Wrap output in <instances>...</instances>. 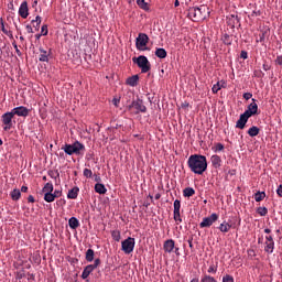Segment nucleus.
Here are the masks:
<instances>
[{
  "instance_id": "64",
  "label": "nucleus",
  "mask_w": 282,
  "mask_h": 282,
  "mask_svg": "<svg viewBox=\"0 0 282 282\" xmlns=\"http://www.w3.org/2000/svg\"><path fill=\"white\" fill-rule=\"evenodd\" d=\"M191 282H199L198 278H194Z\"/></svg>"
},
{
  "instance_id": "24",
  "label": "nucleus",
  "mask_w": 282,
  "mask_h": 282,
  "mask_svg": "<svg viewBox=\"0 0 282 282\" xmlns=\"http://www.w3.org/2000/svg\"><path fill=\"white\" fill-rule=\"evenodd\" d=\"M10 197L13 202H19L21 199V189L19 188H14L11 193H10Z\"/></svg>"
},
{
  "instance_id": "51",
  "label": "nucleus",
  "mask_w": 282,
  "mask_h": 282,
  "mask_svg": "<svg viewBox=\"0 0 282 282\" xmlns=\"http://www.w3.org/2000/svg\"><path fill=\"white\" fill-rule=\"evenodd\" d=\"M276 195H279L280 197H282V185H279L278 189H276Z\"/></svg>"
},
{
  "instance_id": "34",
  "label": "nucleus",
  "mask_w": 282,
  "mask_h": 282,
  "mask_svg": "<svg viewBox=\"0 0 282 282\" xmlns=\"http://www.w3.org/2000/svg\"><path fill=\"white\" fill-rule=\"evenodd\" d=\"M111 237H112L113 241H120V239H122L120 230H112Z\"/></svg>"
},
{
  "instance_id": "32",
  "label": "nucleus",
  "mask_w": 282,
  "mask_h": 282,
  "mask_svg": "<svg viewBox=\"0 0 282 282\" xmlns=\"http://www.w3.org/2000/svg\"><path fill=\"white\" fill-rule=\"evenodd\" d=\"M137 6L141 8V10L149 11V3L145 0H137Z\"/></svg>"
},
{
  "instance_id": "39",
  "label": "nucleus",
  "mask_w": 282,
  "mask_h": 282,
  "mask_svg": "<svg viewBox=\"0 0 282 282\" xmlns=\"http://www.w3.org/2000/svg\"><path fill=\"white\" fill-rule=\"evenodd\" d=\"M225 147L223 143H216L215 147L213 148V151L215 153H219V151H224Z\"/></svg>"
},
{
  "instance_id": "38",
  "label": "nucleus",
  "mask_w": 282,
  "mask_h": 282,
  "mask_svg": "<svg viewBox=\"0 0 282 282\" xmlns=\"http://www.w3.org/2000/svg\"><path fill=\"white\" fill-rule=\"evenodd\" d=\"M223 42H224L225 45H232V39L228 34H225L223 36Z\"/></svg>"
},
{
  "instance_id": "12",
  "label": "nucleus",
  "mask_w": 282,
  "mask_h": 282,
  "mask_svg": "<svg viewBox=\"0 0 282 282\" xmlns=\"http://www.w3.org/2000/svg\"><path fill=\"white\" fill-rule=\"evenodd\" d=\"M259 111V105H257V99H252V102L248 106L247 110L243 112L249 118H252V116H257Z\"/></svg>"
},
{
  "instance_id": "45",
  "label": "nucleus",
  "mask_w": 282,
  "mask_h": 282,
  "mask_svg": "<svg viewBox=\"0 0 282 282\" xmlns=\"http://www.w3.org/2000/svg\"><path fill=\"white\" fill-rule=\"evenodd\" d=\"M90 265L93 267V269L96 270V268H98V265H100V258L95 259L94 264H90Z\"/></svg>"
},
{
  "instance_id": "35",
  "label": "nucleus",
  "mask_w": 282,
  "mask_h": 282,
  "mask_svg": "<svg viewBox=\"0 0 282 282\" xmlns=\"http://www.w3.org/2000/svg\"><path fill=\"white\" fill-rule=\"evenodd\" d=\"M41 15H36L35 20H32V23H35L33 28L36 30V32H39L41 28Z\"/></svg>"
},
{
  "instance_id": "49",
  "label": "nucleus",
  "mask_w": 282,
  "mask_h": 282,
  "mask_svg": "<svg viewBox=\"0 0 282 282\" xmlns=\"http://www.w3.org/2000/svg\"><path fill=\"white\" fill-rule=\"evenodd\" d=\"M275 65L282 66V55H279L275 59Z\"/></svg>"
},
{
  "instance_id": "21",
  "label": "nucleus",
  "mask_w": 282,
  "mask_h": 282,
  "mask_svg": "<svg viewBox=\"0 0 282 282\" xmlns=\"http://www.w3.org/2000/svg\"><path fill=\"white\" fill-rule=\"evenodd\" d=\"M68 226L72 228V230H76L80 226V221H78V218L76 217H70L68 219Z\"/></svg>"
},
{
  "instance_id": "30",
  "label": "nucleus",
  "mask_w": 282,
  "mask_h": 282,
  "mask_svg": "<svg viewBox=\"0 0 282 282\" xmlns=\"http://www.w3.org/2000/svg\"><path fill=\"white\" fill-rule=\"evenodd\" d=\"M224 85H226V82H218L217 84H215L212 88L213 94H217L221 87H225Z\"/></svg>"
},
{
  "instance_id": "50",
  "label": "nucleus",
  "mask_w": 282,
  "mask_h": 282,
  "mask_svg": "<svg viewBox=\"0 0 282 282\" xmlns=\"http://www.w3.org/2000/svg\"><path fill=\"white\" fill-rule=\"evenodd\" d=\"M25 28L29 34H34V30L32 29V25L28 24Z\"/></svg>"
},
{
  "instance_id": "25",
  "label": "nucleus",
  "mask_w": 282,
  "mask_h": 282,
  "mask_svg": "<svg viewBox=\"0 0 282 282\" xmlns=\"http://www.w3.org/2000/svg\"><path fill=\"white\" fill-rule=\"evenodd\" d=\"M230 228H232V225H230L228 221H224L219 225L218 230H220V232H229Z\"/></svg>"
},
{
  "instance_id": "23",
  "label": "nucleus",
  "mask_w": 282,
  "mask_h": 282,
  "mask_svg": "<svg viewBox=\"0 0 282 282\" xmlns=\"http://www.w3.org/2000/svg\"><path fill=\"white\" fill-rule=\"evenodd\" d=\"M95 193H98L99 195H105L107 193V187H105V184L97 183L95 184Z\"/></svg>"
},
{
  "instance_id": "16",
  "label": "nucleus",
  "mask_w": 282,
  "mask_h": 282,
  "mask_svg": "<svg viewBox=\"0 0 282 282\" xmlns=\"http://www.w3.org/2000/svg\"><path fill=\"white\" fill-rule=\"evenodd\" d=\"M52 54V51H45L43 47H40V57L39 61L41 63H50V56Z\"/></svg>"
},
{
  "instance_id": "58",
  "label": "nucleus",
  "mask_w": 282,
  "mask_h": 282,
  "mask_svg": "<svg viewBox=\"0 0 282 282\" xmlns=\"http://www.w3.org/2000/svg\"><path fill=\"white\" fill-rule=\"evenodd\" d=\"M264 39H265V33H262L261 35H260V43H263V41H264Z\"/></svg>"
},
{
  "instance_id": "60",
  "label": "nucleus",
  "mask_w": 282,
  "mask_h": 282,
  "mask_svg": "<svg viewBox=\"0 0 282 282\" xmlns=\"http://www.w3.org/2000/svg\"><path fill=\"white\" fill-rule=\"evenodd\" d=\"M188 107V102H183L182 104V109H186Z\"/></svg>"
},
{
  "instance_id": "43",
  "label": "nucleus",
  "mask_w": 282,
  "mask_h": 282,
  "mask_svg": "<svg viewBox=\"0 0 282 282\" xmlns=\"http://www.w3.org/2000/svg\"><path fill=\"white\" fill-rule=\"evenodd\" d=\"M61 195H63V192L55 189L54 193H52L53 202H54V199L61 197Z\"/></svg>"
},
{
  "instance_id": "7",
  "label": "nucleus",
  "mask_w": 282,
  "mask_h": 282,
  "mask_svg": "<svg viewBox=\"0 0 282 282\" xmlns=\"http://www.w3.org/2000/svg\"><path fill=\"white\" fill-rule=\"evenodd\" d=\"M135 248V238L128 237L121 242V250L124 254H131Z\"/></svg>"
},
{
  "instance_id": "36",
  "label": "nucleus",
  "mask_w": 282,
  "mask_h": 282,
  "mask_svg": "<svg viewBox=\"0 0 282 282\" xmlns=\"http://www.w3.org/2000/svg\"><path fill=\"white\" fill-rule=\"evenodd\" d=\"M200 282H217V280L209 274H204L200 279Z\"/></svg>"
},
{
  "instance_id": "3",
  "label": "nucleus",
  "mask_w": 282,
  "mask_h": 282,
  "mask_svg": "<svg viewBox=\"0 0 282 282\" xmlns=\"http://www.w3.org/2000/svg\"><path fill=\"white\" fill-rule=\"evenodd\" d=\"M206 10H207L206 6L192 7L188 9L187 17L192 21H202V19H204V12H206Z\"/></svg>"
},
{
  "instance_id": "42",
  "label": "nucleus",
  "mask_w": 282,
  "mask_h": 282,
  "mask_svg": "<svg viewBox=\"0 0 282 282\" xmlns=\"http://www.w3.org/2000/svg\"><path fill=\"white\" fill-rule=\"evenodd\" d=\"M47 33H48V31H47V24H43V25H42V29H41V35H42V36H47Z\"/></svg>"
},
{
  "instance_id": "17",
  "label": "nucleus",
  "mask_w": 282,
  "mask_h": 282,
  "mask_svg": "<svg viewBox=\"0 0 282 282\" xmlns=\"http://www.w3.org/2000/svg\"><path fill=\"white\" fill-rule=\"evenodd\" d=\"M163 250L165 252H169V254H171V252H173V250H175V240L173 239H169L163 243Z\"/></svg>"
},
{
  "instance_id": "11",
  "label": "nucleus",
  "mask_w": 282,
  "mask_h": 282,
  "mask_svg": "<svg viewBox=\"0 0 282 282\" xmlns=\"http://www.w3.org/2000/svg\"><path fill=\"white\" fill-rule=\"evenodd\" d=\"M182 208V202L180 199L174 200V221L176 224H182V214L180 213Z\"/></svg>"
},
{
  "instance_id": "61",
  "label": "nucleus",
  "mask_w": 282,
  "mask_h": 282,
  "mask_svg": "<svg viewBox=\"0 0 282 282\" xmlns=\"http://www.w3.org/2000/svg\"><path fill=\"white\" fill-rule=\"evenodd\" d=\"M178 6H180V0H175L174 7H175V8H178Z\"/></svg>"
},
{
  "instance_id": "31",
  "label": "nucleus",
  "mask_w": 282,
  "mask_h": 282,
  "mask_svg": "<svg viewBox=\"0 0 282 282\" xmlns=\"http://www.w3.org/2000/svg\"><path fill=\"white\" fill-rule=\"evenodd\" d=\"M94 256H95L94 249H88L86 251V261H88V263H91V261H94Z\"/></svg>"
},
{
  "instance_id": "27",
  "label": "nucleus",
  "mask_w": 282,
  "mask_h": 282,
  "mask_svg": "<svg viewBox=\"0 0 282 282\" xmlns=\"http://www.w3.org/2000/svg\"><path fill=\"white\" fill-rule=\"evenodd\" d=\"M155 56L158 58H166V56H167L166 50H164V48H156Z\"/></svg>"
},
{
  "instance_id": "19",
  "label": "nucleus",
  "mask_w": 282,
  "mask_h": 282,
  "mask_svg": "<svg viewBox=\"0 0 282 282\" xmlns=\"http://www.w3.org/2000/svg\"><path fill=\"white\" fill-rule=\"evenodd\" d=\"M78 193H80V188L75 186L68 191L67 198L68 199H77Z\"/></svg>"
},
{
  "instance_id": "18",
  "label": "nucleus",
  "mask_w": 282,
  "mask_h": 282,
  "mask_svg": "<svg viewBox=\"0 0 282 282\" xmlns=\"http://www.w3.org/2000/svg\"><path fill=\"white\" fill-rule=\"evenodd\" d=\"M210 162H212V166H214V169H220L221 167V156L214 154L210 158Z\"/></svg>"
},
{
  "instance_id": "47",
  "label": "nucleus",
  "mask_w": 282,
  "mask_h": 282,
  "mask_svg": "<svg viewBox=\"0 0 282 282\" xmlns=\"http://www.w3.org/2000/svg\"><path fill=\"white\" fill-rule=\"evenodd\" d=\"M0 30L3 32V34H7V36L10 34V32L6 30V24H0Z\"/></svg>"
},
{
  "instance_id": "22",
  "label": "nucleus",
  "mask_w": 282,
  "mask_h": 282,
  "mask_svg": "<svg viewBox=\"0 0 282 282\" xmlns=\"http://www.w3.org/2000/svg\"><path fill=\"white\" fill-rule=\"evenodd\" d=\"M94 270L95 269L91 264L86 265L83 273H82V279H84V280L88 279L89 274H91Z\"/></svg>"
},
{
  "instance_id": "9",
  "label": "nucleus",
  "mask_w": 282,
  "mask_h": 282,
  "mask_svg": "<svg viewBox=\"0 0 282 282\" xmlns=\"http://www.w3.org/2000/svg\"><path fill=\"white\" fill-rule=\"evenodd\" d=\"M42 193H44V200H46L48 204L54 202V196L52 195V193H54V184L46 183L42 188Z\"/></svg>"
},
{
  "instance_id": "2",
  "label": "nucleus",
  "mask_w": 282,
  "mask_h": 282,
  "mask_svg": "<svg viewBox=\"0 0 282 282\" xmlns=\"http://www.w3.org/2000/svg\"><path fill=\"white\" fill-rule=\"evenodd\" d=\"M62 151L66 153V155H85V144L80 143V141H75L73 144H65L62 148Z\"/></svg>"
},
{
  "instance_id": "4",
  "label": "nucleus",
  "mask_w": 282,
  "mask_h": 282,
  "mask_svg": "<svg viewBox=\"0 0 282 282\" xmlns=\"http://www.w3.org/2000/svg\"><path fill=\"white\" fill-rule=\"evenodd\" d=\"M128 111L133 116H138V113H147V106H144V101H142V99H137L128 106Z\"/></svg>"
},
{
  "instance_id": "63",
  "label": "nucleus",
  "mask_w": 282,
  "mask_h": 282,
  "mask_svg": "<svg viewBox=\"0 0 282 282\" xmlns=\"http://www.w3.org/2000/svg\"><path fill=\"white\" fill-rule=\"evenodd\" d=\"M265 235H270V232H272V230H270L269 228L264 229Z\"/></svg>"
},
{
  "instance_id": "52",
  "label": "nucleus",
  "mask_w": 282,
  "mask_h": 282,
  "mask_svg": "<svg viewBox=\"0 0 282 282\" xmlns=\"http://www.w3.org/2000/svg\"><path fill=\"white\" fill-rule=\"evenodd\" d=\"M13 47H14L18 56H21V51L19 50V46L17 44H13Z\"/></svg>"
},
{
  "instance_id": "59",
  "label": "nucleus",
  "mask_w": 282,
  "mask_h": 282,
  "mask_svg": "<svg viewBox=\"0 0 282 282\" xmlns=\"http://www.w3.org/2000/svg\"><path fill=\"white\" fill-rule=\"evenodd\" d=\"M231 18L235 19V21H237V23H239V17L238 15L232 14Z\"/></svg>"
},
{
  "instance_id": "57",
  "label": "nucleus",
  "mask_w": 282,
  "mask_h": 282,
  "mask_svg": "<svg viewBox=\"0 0 282 282\" xmlns=\"http://www.w3.org/2000/svg\"><path fill=\"white\" fill-rule=\"evenodd\" d=\"M21 193H28V186L23 185V186L21 187Z\"/></svg>"
},
{
  "instance_id": "40",
  "label": "nucleus",
  "mask_w": 282,
  "mask_h": 282,
  "mask_svg": "<svg viewBox=\"0 0 282 282\" xmlns=\"http://www.w3.org/2000/svg\"><path fill=\"white\" fill-rule=\"evenodd\" d=\"M207 272L208 274H217V264L209 265Z\"/></svg>"
},
{
  "instance_id": "54",
  "label": "nucleus",
  "mask_w": 282,
  "mask_h": 282,
  "mask_svg": "<svg viewBox=\"0 0 282 282\" xmlns=\"http://www.w3.org/2000/svg\"><path fill=\"white\" fill-rule=\"evenodd\" d=\"M265 239H267L268 243L274 242V238L272 236H267Z\"/></svg>"
},
{
  "instance_id": "62",
  "label": "nucleus",
  "mask_w": 282,
  "mask_h": 282,
  "mask_svg": "<svg viewBox=\"0 0 282 282\" xmlns=\"http://www.w3.org/2000/svg\"><path fill=\"white\" fill-rule=\"evenodd\" d=\"M188 246H189V248H193V239L188 240Z\"/></svg>"
},
{
  "instance_id": "8",
  "label": "nucleus",
  "mask_w": 282,
  "mask_h": 282,
  "mask_svg": "<svg viewBox=\"0 0 282 282\" xmlns=\"http://www.w3.org/2000/svg\"><path fill=\"white\" fill-rule=\"evenodd\" d=\"M14 119V112L9 111V112H6L1 116V121H2V124H4L3 127V130L4 131H10V129H12V124H13V120ZM17 121H14L15 123Z\"/></svg>"
},
{
  "instance_id": "6",
  "label": "nucleus",
  "mask_w": 282,
  "mask_h": 282,
  "mask_svg": "<svg viewBox=\"0 0 282 282\" xmlns=\"http://www.w3.org/2000/svg\"><path fill=\"white\" fill-rule=\"evenodd\" d=\"M148 44H149V35H147L145 33H139L138 37L135 39L137 50H140L141 52L150 50L149 47H147Z\"/></svg>"
},
{
  "instance_id": "48",
  "label": "nucleus",
  "mask_w": 282,
  "mask_h": 282,
  "mask_svg": "<svg viewBox=\"0 0 282 282\" xmlns=\"http://www.w3.org/2000/svg\"><path fill=\"white\" fill-rule=\"evenodd\" d=\"M242 97L245 98V100H250V98H252V94L251 93H245L242 95Z\"/></svg>"
},
{
  "instance_id": "46",
  "label": "nucleus",
  "mask_w": 282,
  "mask_h": 282,
  "mask_svg": "<svg viewBox=\"0 0 282 282\" xmlns=\"http://www.w3.org/2000/svg\"><path fill=\"white\" fill-rule=\"evenodd\" d=\"M240 58H243V61H246L248 58V52L247 51H241Z\"/></svg>"
},
{
  "instance_id": "37",
  "label": "nucleus",
  "mask_w": 282,
  "mask_h": 282,
  "mask_svg": "<svg viewBox=\"0 0 282 282\" xmlns=\"http://www.w3.org/2000/svg\"><path fill=\"white\" fill-rule=\"evenodd\" d=\"M257 213H258V215H260V217H265V215H268V208L267 207H258Z\"/></svg>"
},
{
  "instance_id": "20",
  "label": "nucleus",
  "mask_w": 282,
  "mask_h": 282,
  "mask_svg": "<svg viewBox=\"0 0 282 282\" xmlns=\"http://www.w3.org/2000/svg\"><path fill=\"white\" fill-rule=\"evenodd\" d=\"M139 80H140V77L138 75H133L131 77H128L126 83L130 87H137Z\"/></svg>"
},
{
  "instance_id": "56",
  "label": "nucleus",
  "mask_w": 282,
  "mask_h": 282,
  "mask_svg": "<svg viewBox=\"0 0 282 282\" xmlns=\"http://www.w3.org/2000/svg\"><path fill=\"white\" fill-rule=\"evenodd\" d=\"M112 102H113L115 107H118V105H120V99H115V100H112Z\"/></svg>"
},
{
  "instance_id": "13",
  "label": "nucleus",
  "mask_w": 282,
  "mask_h": 282,
  "mask_svg": "<svg viewBox=\"0 0 282 282\" xmlns=\"http://www.w3.org/2000/svg\"><path fill=\"white\" fill-rule=\"evenodd\" d=\"M13 116H20L22 118H28L30 116V109L24 106L15 107L11 110Z\"/></svg>"
},
{
  "instance_id": "44",
  "label": "nucleus",
  "mask_w": 282,
  "mask_h": 282,
  "mask_svg": "<svg viewBox=\"0 0 282 282\" xmlns=\"http://www.w3.org/2000/svg\"><path fill=\"white\" fill-rule=\"evenodd\" d=\"M94 175V172L89 169H84V177H91Z\"/></svg>"
},
{
  "instance_id": "26",
  "label": "nucleus",
  "mask_w": 282,
  "mask_h": 282,
  "mask_svg": "<svg viewBox=\"0 0 282 282\" xmlns=\"http://www.w3.org/2000/svg\"><path fill=\"white\" fill-rule=\"evenodd\" d=\"M248 135H250V138H257V135H259V127L252 126L248 130Z\"/></svg>"
},
{
  "instance_id": "15",
  "label": "nucleus",
  "mask_w": 282,
  "mask_h": 282,
  "mask_svg": "<svg viewBox=\"0 0 282 282\" xmlns=\"http://www.w3.org/2000/svg\"><path fill=\"white\" fill-rule=\"evenodd\" d=\"M250 117L248 115H240L238 121L236 122V129H246V124L248 123V119Z\"/></svg>"
},
{
  "instance_id": "53",
  "label": "nucleus",
  "mask_w": 282,
  "mask_h": 282,
  "mask_svg": "<svg viewBox=\"0 0 282 282\" xmlns=\"http://www.w3.org/2000/svg\"><path fill=\"white\" fill-rule=\"evenodd\" d=\"M28 202H29L30 204H34V202H35L34 196L30 195V196L28 197Z\"/></svg>"
},
{
  "instance_id": "28",
  "label": "nucleus",
  "mask_w": 282,
  "mask_h": 282,
  "mask_svg": "<svg viewBox=\"0 0 282 282\" xmlns=\"http://www.w3.org/2000/svg\"><path fill=\"white\" fill-rule=\"evenodd\" d=\"M193 195H195V189L193 187H186L183 189L184 197H193Z\"/></svg>"
},
{
  "instance_id": "10",
  "label": "nucleus",
  "mask_w": 282,
  "mask_h": 282,
  "mask_svg": "<svg viewBox=\"0 0 282 282\" xmlns=\"http://www.w3.org/2000/svg\"><path fill=\"white\" fill-rule=\"evenodd\" d=\"M219 219V215L212 214L209 217L203 218V221L199 224V228H210L215 221Z\"/></svg>"
},
{
  "instance_id": "33",
  "label": "nucleus",
  "mask_w": 282,
  "mask_h": 282,
  "mask_svg": "<svg viewBox=\"0 0 282 282\" xmlns=\"http://www.w3.org/2000/svg\"><path fill=\"white\" fill-rule=\"evenodd\" d=\"M256 202H263L265 199V192H257L254 194Z\"/></svg>"
},
{
  "instance_id": "55",
  "label": "nucleus",
  "mask_w": 282,
  "mask_h": 282,
  "mask_svg": "<svg viewBox=\"0 0 282 282\" xmlns=\"http://www.w3.org/2000/svg\"><path fill=\"white\" fill-rule=\"evenodd\" d=\"M61 174H58V172H56V175H54V173H50V176L53 178V180H56V177H59Z\"/></svg>"
},
{
  "instance_id": "41",
  "label": "nucleus",
  "mask_w": 282,
  "mask_h": 282,
  "mask_svg": "<svg viewBox=\"0 0 282 282\" xmlns=\"http://www.w3.org/2000/svg\"><path fill=\"white\" fill-rule=\"evenodd\" d=\"M223 282H235V278L230 274H226L223 276Z\"/></svg>"
},
{
  "instance_id": "5",
  "label": "nucleus",
  "mask_w": 282,
  "mask_h": 282,
  "mask_svg": "<svg viewBox=\"0 0 282 282\" xmlns=\"http://www.w3.org/2000/svg\"><path fill=\"white\" fill-rule=\"evenodd\" d=\"M132 62L140 67L142 74H147L148 72H151V62H149V58L147 56L141 55L139 57H133Z\"/></svg>"
},
{
  "instance_id": "14",
  "label": "nucleus",
  "mask_w": 282,
  "mask_h": 282,
  "mask_svg": "<svg viewBox=\"0 0 282 282\" xmlns=\"http://www.w3.org/2000/svg\"><path fill=\"white\" fill-rule=\"evenodd\" d=\"M19 15L22 19H28L30 17V9L28 7V1H23L19 8Z\"/></svg>"
},
{
  "instance_id": "29",
  "label": "nucleus",
  "mask_w": 282,
  "mask_h": 282,
  "mask_svg": "<svg viewBox=\"0 0 282 282\" xmlns=\"http://www.w3.org/2000/svg\"><path fill=\"white\" fill-rule=\"evenodd\" d=\"M264 251L269 254H272L274 252V242H268L265 241Z\"/></svg>"
},
{
  "instance_id": "1",
  "label": "nucleus",
  "mask_w": 282,
  "mask_h": 282,
  "mask_svg": "<svg viewBox=\"0 0 282 282\" xmlns=\"http://www.w3.org/2000/svg\"><path fill=\"white\" fill-rule=\"evenodd\" d=\"M187 166L195 175H204L208 169V161L205 155L192 154L187 160Z\"/></svg>"
}]
</instances>
